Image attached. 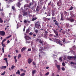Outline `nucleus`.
Here are the masks:
<instances>
[{
    "instance_id": "nucleus-1",
    "label": "nucleus",
    "mask_w": 76,
    "mask_h": 76,
    "mask_svg": "<svg viewBox=\"0 0 76 76\" xmlns=\"http://www.w3.org/2000/svg\"><path fill=\"white\" fill-rule=\"evenodd\" d=\"M53 40L54 42H56L57 43H58V44H59L60 45H61V46L63 45V44L61 43V41L60 42V40L58 39H53Z\"/></svg>"
},
{
    "instance_id": "nucleus-2",
    "label": "nucleus",
    "mask_w": 76,
    "mask_h": 76,
    "mask_svg": "<svg viewBox=\"0 0 76 76\" xmlns=\"http://www.w3.org/2000/svg\"><path fill=\"white\" fill-rule=\"evenodd\" d=\"M54 32L55 33V34L56 35V37H58V31H57V29L56 30L53 29V30Z\"/></svg>"
},
{
    "instance_id": "nucleus-3",
    "label": "nucleus",
    "mask_w": 76,
    "mask_h": 76,
    "mask_svg": "<svg viewBox=\"0 0 76 76\" xmlns=\"http://www.w3.org/2000/svg\"><path fill=\"white\" fill-rule=\"evenodd\" d=\"M0 35L1 36H4L5 35V32L3 31H0Z\"/></svg>"
},
{
    "instance_id": "nucleus-4",
    "label": "nucleus",
    "mask_w": 76,
    "mask_h": 76,
    "mask_svg": "<svg viewBox=\"0 0 76 76\" xmlns=\"http://www.w3.org/2000/svg\"><path fill=\"white\" fill-rule=\"evenodd\" d=\"M35 17V15H33L32 16L33 18L32 19V21H34V20H37V19H38V18L37 17Z\"/></svg>"
},
{
    "instance_id": "nucleus-5",
    "label": "nucleus",
    "mask_w": 76,
    "mask_h": 76,
    "mask_svg": "<svg viewBox=\"0 0 76 76\" xmlns=\"http://www.w3.org/2000/svg\"><path fill=\"white\" fill-rule=\"evenodd\" d=\"M57 4L58 5V6H61V4H62L61 1V0H59V1L57 2Z\"/></svg>"
},
{
    "instance_id": "nucleus-6",
    "label": "nucleus",
    "mask_w": 76,
    "mask_h": 76,
    "mask_svg": "<svg viewBox=\"0 0 76 76\" xmlns=\"http://www.w3.org/2000/svg\"><path fill=\"white\" fill-rule=\"evenodd\" d=\"M3 47H2V52L3 53H4V47H6V45H5L3 43H1Z\"/></svg>"
},
{
    "instance_id": "nucleus-7",
    "label": "nucleus",
    "mask_w": 76,
    "mask_h": 76,
    "mask_svg": "<svg viewBox=\"0 0 76 76\" xmlns=\"http://www.w3.org/2000/svg\"><path fill=\"white\" fill-rule=\"evenodd\" d=\"M32 61H33V59H31V58H29L28 59L27 61L28 64H31V63H32Z\"/></svg>"
},
{
    "instance_id": "nucleus-8",
    "label": "nucleus",
    "mask_w": 76,
    "mask_h": 76,
    "mask_svg": "<svg viewBox=\"0 0 76 76\" xmlns=\"http://www.w3.org/2000/svg\"><path fill=\"white\" fill-rule=\"evenodd\" d=\"M25 38L26 40H29L30 39H31V38L28 36H26L24 37Z\"/></svg>"
},
{
    "instance_id": "nucleus-9",
    "label": "nucleus",
    "mask_w": 76,
    "mask_h": 76,
    "mask_svg": "<svg viewBox=\"0 0 76 76\" xmlns=\"http://www.w3.org/2000/svg\"><path fill=\"white\" fill-rule=\"evenodd\" d=\"M37 40L39 41V42L40 44H41L42 45H43V44L44 43V42L43 41H41V39H37Z\"/></svg>"
},
{
    "instance_id": "nucleus-10",
    "label": "nucleus",
    "mask_w": 76,
    "mask_h": 76,
    "mask_svg": "<svg viewBox=\"0 0 76 76\" xmlns=\"http://www.w3.org/2000/svg\"><path fill=\"white\" fill-rule=\"evenodd\" d=\"M35 27L37 29H40L41 28V25H35Z\"/></svg>"
},
{
    "instance_id": "nucleus-11",
    "label": "nucleus",
    "mask_w": 76,
    "mask_h": 76,
    "mask_svg": "<svg viewBox=\"0 0 76 76\" xmlns=\"http://www.w3.org/2000/svg\"><path fill=\"white\" fill-rule=\"evenodd\" d=\"M35 25H41L39 21H38L37 22H36Z\"/></svg>"
},
{
    "instance_id": "nucleus-12",
    "label": "nucleus",
    "mask_w": 76,
    "mask_h": 76,
    "mask_svg": "<svg viewBox=\"0 0 76 76\" xmlns=\"http://www.w3.org/2000/svg\"><path fill=\"white\" fill-rule=\"evenodd\" d=\"M56 67L58 69V70H60L61 68H60V66L59 65H56Z\"/></svg>"
},
{
    "instance_id": "nucleus-13",
    "label": "nucleus",
    "mask_w": 76,
    "mask_h": 76,
    "mask_svg": "<svg viewBox=\"0 0 76 76\" xmlns=\"http://www.w3.org/2000/svg\"><path fill=\"white\" fill-rule=\"evenodd\" d=\"M26 50V47H23L21 50V52H23L25 51Z\"/></svg>"
},
{
    "instance_id": "nucleus-14",
    "label": "nucleus",
    "mask_w": 76,
    "mask_h": 76,
    "mask_svg": "<svg viewBox=\"0 0 76 76\" xmlns=\"http://www.w3.org/2000/svg\"><path fill=\"white\" fill-rule=\"evenodd\" d=\"M16 5L18 7H20L21 6V4L20 2H18L16 4Z\"/></svg>"
},
{
    "instance_id": "nucleus-15",
    "label": "nucleus",
    "mask_w": 76,
    "mask_h": 76,
    "mask_svg": "<svg viewBox=\"0 0 76 76\" xmlns=\"http://www.w3.org/2000/svg\"><path fill=\"white\" fill-rule=\"evenodd\" d=\"M35 73H37V70H34L32 71V75H34Z\"/></svg>"
},
{
    "instance_id": "nucleus-16",
    "label": "nucleus",
    "mask_w": 76,
    "mask_h": 76,
    "mask_svg": "<svg viewBox=\"0 0 76 76\" xmlns=\"http://www.w3.org/2000/svg\"><path fill=\"white\" fill-rule=\"evenodd\" d=\"M53 22L55 23V25H57V26L58 25V23H57V20H53Z\"/></svg>"
},
{
    "instance_id": "nucleus-17",
    "label": "nucleus",
    "mask_w": 76,
    "mask_h": 76,
    "mask_svg": "<svg viewBox=\"0 0 76 76\" xmlns=\"http://www.w3.org/2000/svg\"><path fill=\"white\" fill-rule=\"evenodd\" d=\"M43 19L45 21V22H47V21H48V18L44 17L43 18Z\"/></svg>"
},
{
    "instance_id": "nucleus-18",
    "label": "nucleus",
    "mask_w": 76,
    "mask_h": 76,
    "mask_svg": "<svg viewBox=\"0 0 76 76\" xmlns=\"http://www.w3.org/2000/svg\"><path fill=\"white\" fill-rule=\"evenodd\" d=\"M39 10H40V9L39 8V6H38L37 7L36 9L37 12H38V11H39Z\"/></svg>"
},
{
    "instance_id": "nucleus-19",
    "label": "nucleus",
    "mask_w": 76,
    "mask_h": 76,
    "mask_svg": "<svg viewBox=\"0 0 76 76\" xmlns=\"http://www.w3.org/2000/svg\"><path fill=\"white\" fill-rule=\"evenodd\" d=\"M25 7H30V6L28 4H26L24 5L25 9Z\"/></svg>"
},
{
    "instance_id": "nucleus-20",
    "label": "nucleus",
    "mask_w": 76,
    "mask_h": 76,
    "mask_svg": "<svg viewBox=\"0 0 76 76\" xmlns=\"http://www.w3.org/2000/svg\"><path fill=\"white\" fill-rule=\"evenodd\" d=\"M7 67V66H1L0 67V68L1 69H6Z\"/></svg>"
},
{
    "instance_id": "nucleus-21",
    "label": "nucleus",
    "mask_w": 76,
    "mask_h": 76,
    "mask_svg": "<svg viewBox=\"0 0 76 76\" xmlns=\"http://www.w3.org/2000/svg\"><path fill=\"white\" fill-rule=\"evenodd\" d=\"M15 0H9L8 1V3H12V2H13V1H14Z\"/></svg>"
},
{
    "instance_id": "nucleus-22",
    "label": "nucleus",
    "mask_w": 76,
    "mask_h": 76,
    "mask_svg": "<svg viewBox=\"0 0 76 76\" xmlns=\"http://www.w3.org/2000/svg\"><path fill=\"white\" fill-rule=\"evenodd\" d=\"M18 74L19 75H20V72L19 70H18V72H16V74Z\"/></svg>"
},
{
    "instance_id": "nucleus-23",
    "label": "nucleus",
    "mask_w": 76,
    "mask_h": 76,
    "mask_svg": "<svg viewBox=\"0 0 76 76\" xmlns=\"http://www.w3.org/2000/svg\"><path fill=\"white\" fill-rule=\"evenodd\" d=\"M15 66L12 65L11 67V69L12 70H13V69H15Z\"/></svg>"
},
{
    "instance_id": "nucleus-24",
    "label": "nucleus",
    "mask_w": 76,
    "mask_h": 76,
    "mask_svg": "<svg viewBox=\"0 0 76 76\" xmlns=\"http://www.w3.org/2000/svg\"><path fill=\"white\" fill-rule=\"evenodd\" d=\"M3 20H2V19L1 18H0V23H3Z\"/></svg>"
},
{
    "instance_id": "nucleus-25",
    "label": "nucleus",
    "mask_w": 76,
    "mask_h": 76,
    "mask_svg": "<svg viewBox=\"0 0 76 76\" xmlns=\"http://www.w3.org/2000/svg\"><path fill=\"white\" fill-rule=\"evenodd\" d=\"M4 60L6 61V62L7 64H8V62H7V58H4Z\"/></svg>"
},
{
    "instance_id": "nucleus-26",
    "label": "nucleus",
    "mask_w": 76,
    "mask_h": 76,
    "mask_svg": "<svg viewBox=\"0 0 76 76\" xmlns=\"http://www.w3.org/2000/svg\"><path fill=\"white\" fill-rule=\"evenodd\" d=\"M44 50V48H43V47H41L40 49H39V51H41L42 50Z\"/></svg>"
},
{
    "instance_id": "nucleus-27",
    "label": "nucleus",
    "mask_w": 76,
    "mask_h": 76,
    "mask_svg": "<svg viewBox=\"0 0 76 76\" xmlns=\"http://www.w3.org/2000/svg\"><path fill=\"white\" fill-rule=\"evenodd\" d=\"M6 41V39H4L2 41V42L1 43H2V44L3 43V42H5V41Z\"/></svg>"
},
{
    "instance_id": "nucleus-28",
    "label": "nucleus",
    "mask_w": 76,
    "mask_h": 76,
    "mask_svg": "<svg viewBox=\"0 0 76 76\" xmlns=\"http://www.w3.org/2000/svg\"><path fill=\"white\" fill-rule=\"evenodd\" d=\"M32 64H33V66H36V63H35L34 61L32 62Z\"/></svg>"
},
{
    "instance_id": "nucleus-29",
    "label": "nucleus",
    "mask_w": 76,
    "mask_h": 76,
    "mask_svg": "<svg viewBox=\"0 0 76 76\" xmlns=\"http://www.w3.org/2000/svg\"><path fill=\"white\" fill-rule=\"evenodd\" d=\"M73 9V7H71L69 9V10H72Z\"/></svg>"
},
{
    "instance_id": "nucleus-30",
    "label": "nucleus",
    "mask_w": 76,
    "mask_h": 76,
    "mask_svg": "<svg viewBox=\"0 0 76 76\" xmlns=\"http://www.w3.org/2000/svg\"><path fill=\"white\" fill-rule=\"evenodd\" d=\"M69 20H70L71 21V22H73V21H75V20H74L73 19H72Z\"/></svg>"
},
{
    "instance_id": "nucleus-31",
    "label": "nucleus",
    "mask_w": 76,
    "mask_h": 76,
    "mask_svg": "<svg viewBox=\"0 0 76 76\" xmlns=\"http://www.w3.org/2000/svg\"><path fill=\"white\" fill-rule=\"evenodd\" d=\"M24 75H25V73H22L20 75V76H24Z\"/></svg>"
},
{
    "instance_id": "nucleus-32",
    "label": "nucleus",
    "mask_w": 76,
    "mask_h": 76,
    "mask_svg": "<svg viewBox=\"0 0 76 76\" xmlns=\"http://www.w3.org/2000/svg\"><path fill=\"white\" fill-rule=\"evenodd\" d=\"M41 53H42V54H43V55L44 56H45V52H43V51H42L41 52Z\"/></svg>"
},
{
    "instance_id": "nucleus-33",
    "label": "nucleus",
    "mask_w": 76,
    "mask_h": 76,
    "mask_svg": "<svg viewBox=\"0 0 76 76\" xmlns=\"http://www.w3.org/2000/svg\"><path fill=\"white\" fill-rule=\"evenodd\" d=\"M49 74H50V73H49V72H48L45 74V76H47V75H48Z\"/></svg>"
},
{
    "instance_id": "nucleus-34",
    "label": "nucleus",
    "mask_w": 76,
    "mask_h": 76,
    "mask_svg": "<svg viewBox=\"0 0 76 76\" xmlns=\"http://www.w3.org/2000/svg\"><path fill=\"white\" fill-rule=\"evenodd\" d=\"M61 20H64V18H63V17H61V18L60 19Z\"/></svg>"
},
{
    "instance_id": "nucleus-35",
    "label": "nucleus",
    "mask_w": 76,
    "mask_h": 76,
    "mask_svg": "<svg viewBox=\"0 0 76 76\" xmlns=\"http://www.w3.org/2000/svg\"><path fill=\"white\" fill-rule=\"evenodd\" d=\"M12 37V35H10L9 36L7 37H6L7 39H8V38H10Z\"/></svg>"
},
{
    "instance_id": "nucleus-36",
    "label": "nucleus",
    "mask_w": 76,
    "mask_h": 76,
    "mask_svg": "<svg viewBox=\"0 0 76 76\" xmlns=\"http://www.w3.org/2000/svg\"><path fill=\"white\" fill-rule=\"evenodd\" d=\"M73 49L75 50V49H76V46H74L72 47Z\"/></svg>"
},
{
    "instance_id": "nucleus-37",
    "label": "nucleus",
    "mask_w": 76,
    "mask_h": 76,
    "mask_svg": "<svg viewBox=\"0 0 76 76\" xmlns=\"http://www.w3.org/2000/svg\"><path fill=\"white\" fill-rule=\"evenodd\" d=\"M27 15V12H25L23 13V15L24 16H26V15Z\"/></svg>"
},
{
    "instance_id": "nucleus-38",
    "label": "nucleus",
    "mask_w": 76,
    "mask_h": 76,
    "mask_svg": "<svg viewBox=\"0 0 76 76\" xmlns=\"http://www.w3.org/2000/svg\"><path fill=\"white\" fill-rule=\"evenodd\" d=\"M6 73V72L4 71L3 73L1 74V75H4Z\"/></svg>"
},
{
    "instance_id": "nucleus-39",
    "label": "nucleus",
    "mask_w": 76,
    "mask_h": 76,
    "mask_svg": "<svg viewBox=\"0 0 76 76\" xmlns=\"http://www.w3.org/2000/svg\"><path fill=\"white\" fill-rule=\"evenodd\" d=\"M12 10H15V7L14 6L12 7Z\"/></svg>"
},
{
    "instance_id": "nucleus-40",
    "label": "nucleus",
    "mask_w": 76,
    "mask_h": 76,
    "mask_svg": "<svg viewBox=\"0 0 76 76\" xmlns=\"http://www.w3.org/2000/svg\"><path fill=\"white\" fill-rule=\"evenodd\" d=\"M35 32H36V33H38V30L36 29L35 30Z\"/></svg>"
},
{
    "instance_id": "nucleus-41",
    "label": "nucleus",
    "mask_w": 76,
    "mask_h": 76,
    "mask_svg": "<svg viewBox=\"0 0 76 76\" xmlns=\"http://www.w3.org/2000/svg\"><path fill=\"white\" fill-rule=\"evenodd\" d=\"M26 32L27 33L29 32V29H28V30H27L26 31Z\"/></svg>"
},
{
    "instance_id": "nucleus-42",
    "label": "nucleus",
    "mask_w": 76,
    "mask_h": 76,
    "mask_svg": "<svg viewBox=\"0 0 76 76\" xmlns=\"http://www.w3.org/2000/svg\"><path fill=\"white\" fill-rule=\"evenodd\" d=\"M32 50H33V51H35V48L32 47Z\"/></svg>"
},
{
    "instance_id": "nucleus-43",
    "label": "nucleus",
    "mask_w": 76,
    "mask_h": 76,
    "mask_svg": "<svg viewBox=\"0 0 76 76\" xmlns=\"http://www.w3.org/2000/svg\"><path fill=\"white\" fill-rule=\"evenodd\" d=\"M65 65H66V64H65V63H64L63 62L62 63L63 66H65Z\"/></svg>"
},
{
    "instance_id": "nucleus-44",
    "label": "nucleus",
    "mask_w": 76,
    "mask_h": 76,
    "mask_svg": "<svg viewBox=\"0 0 76 76\" xmlns=\"http://www.w3.org/2000/svg\"><path fill=\"white\" fill-rule=\"evenodd\" d=\"M61 69H62V70H63V71H64V70H65V68H64V67H63L61 68Z\"/></svg>"
},
{
    "instance_id": "nucleus-45",
    "label": "nucleus",
    "mask_w": 76,
    "mask_h": 76,
    "mask_svg": "<svg viewBox=\"0 0 76 76\" xmlns=\"http://www.w3.org/2000/svg\"><path fill=\"white\" fill-rule=\"evenodd\" d=\"M62 41H63V42L64 43V42H65V41H66V40L65 39V38H64L62 40Z\"/></svg>"
},
{
    "instance_id": "nucleus-46",
    "label": "nucleus",
    "mask_w": 76,
    "mask_h": 76,
    "mask_svg": "<svg viewBox=\"0 0 76 76\" xmlns=\"http://www.w3.org/2000/svg\"><path fill=\"white\" fill-rule=\"evenodd\" d=\"M70 64H75V63H74L73 62H71V63H70Z\"/></svg>"
},
{
    "instance_id": "nucleus-47",
    "label": "nucleus",
    "mask_w": 76,
    "mask_h": 76,
    "mask_svg": "<svg viewBox=\"0 0 76 76\" xmlns=\"http://www.w3.org/2000/svg\"><path fill=\"white\" fill-rule=\"evenodd\" d=\"M30 35H32V34H33V33L30 32L29 33Z\"/></svg>"
},
{
    "instance_id": "nucleus-48",
    "label": "nucleus",
    "mask_w": 76,
    "mask_h": 76,
    "mask_svg": "<svg viewBox=\"0 0 76 76\" xmlns=\"http://www.w3.org/2000/svg\"><path fill=\"white\" fill-rule=\"evenodd\" d=\"M24 23H26L27 22V21L26 20H25L24 21Z\"/></svg>"
},
{
    "instance_id": "nucleus-49",
    "label": "nucleus",
    "mask_w": 76,
    "mask_h": 76,
    "mask_svg": "<svg viewBox=\"0 0 76 76\" xmlns=\"http://www.w3.org/2000/svg\"><path fill=\"white\" fill-rule=\"evenodd\" d=\"M62 33L64 35V34H65V32L64 31H62Z\"/></svg>"
},
{
    "instance_id": "nucleus-50",
    "label": "nucleus",
    "mask_w": 76,
    "mask_h": 76,
    "mask_svg": "<svg viewBox=\"0 0 76 76\" xmlns=\"http://www.w3.org/2000/svg\"><path fill=\"white\" fill-rule=\"evenodd\" d=\"M64 14H65V15H66V14H67V12L66 11H64Z\"/></svg>"
},
{
    "instance_id": "nucleus-51",
    "label": "nucleus",
    "mask_w": 76,
    "mask_h": 76,
    "mask_svg": "<svg viewBox=\"0 0 76 76\" xmlns=\"http://www.w3.org/2000/svg\"><path fill=\"white\" fill-rule=\"evenodd\" d=\"M28 51H31V49L30 48L28 49L27 50Z\"/></svg>"
},
{
    "instance_id": "nucleus-52",
    "label": "nucleus",
    "mask_w": 76,
    "mask_h": 76,
    "mask_svg": "<svg viewBox=\"0 0 76 76\" xmlns=\"http://www.w3.org/2000/svg\"><path fill=\"white\" fill-rule=\"evenodd\" d=\"M54 15H55V14H54V12H52V16H54Z\"/></svg>"
},
{
    "instance_id": "nucleus-53",
    "label": "nucleus",
    "mask_w": 76,
    "mask_h": 76,
    "mask_svg": "<svg viewBox=\"0 0 76 76\" xmlns=\"http://www.w3.org/2000/svg\"><path fill=\"white\" fill-rule=\"evenodd\" d=\"M51 1H50V2L48 4V5L50 6V5H51Z\"/></svg>"
},
{
    "instance_id": "nucleus-54",
    "label": "nucleus",
    "mask_w": 76,
    "mask_h": 76,
    "mask_svg": "<svg viewBox=\"0 0 76 76\" xmlns=\"http://www.w3.org/2000/svg\"><path fill=\"white\" fill-rule=\"evenodd\" d=\"M59 60L61 62L62 61V59H61V58H60Z\"/></svg>"
},
{
    "instance_id": "nucleus-55",
    "label": "nucleus",
    "mask_w": 76,
    "mask_h": 76,
    "mask_svg": "<svg viewBox=\"0 0 76 76\" xmlns=\"http://www.w3.org/2000/svg\"><path fill=\"white\" fill-rule=\"evenodd\" d=\"M63 13H61V17H63Z\"/></svg>"
},
{
    "instance_id": "nucleus-56",
    "label": "nucleus",
    "mask_w": 76,
    "mask_h": 76,
    "mask_svg": "<svg viewBox=\"0 0 76 76\" xmlns=\"http://www.w3.org/2000/svg\"><path fill=\"white\" fill-rule=\"evenodd\" d=\"M19 18H22V15H19Z\"/></svg>"
},
{
    "instance_id": "nucleus-57",
    "label": "nucleus",
    "mask_w": 76,
    "mask_h": 76,
    "mask_svg": "<svg viewBox=\"0 0 76 76\" xmlns=\"http://www.w3.org/2000/svg\"><path fill=\"white\" fill-rule=\"evenodd\" d=\"M21 57V55H20V54H19L18 55V58H19V57Z\"/></svg>"
},
{
    "instance_id": "nucleus-58",
    "label": "nucleus",
    "mask_w": 76,
    "mask_h": 76,
    "mask_svg": "<svg viewBox=\"0 0 76 76\" xmlns=\"http://www.w3.org/2000/svg\"><path fill=\"white\" fill-rule=\"evenodd\" d=\"M26 42V43H29L31 42L30 41H27Z\"/></svg>"
},
{
    "instance_id": "nucleus-59",
    "label": "nucleus",
    "mask_w": 76,
    "mask_h": 76,
    "mask_svg": "<svg viewBox=\"0 0 76 76\" xmlns=\"http://www.w3.org/2000/svg\"><path fill=\"white\" fill-rule=\"evenodd\" d=\"M32 4H32V2L30 3V6H32Z\"/></svg>"
},
{
    "instance_id": "nucleus-60",
    "label": "nucleus",
    "mask_w": 76,
    "mask_h": 76,
    "mask_svg": "<svg viewBox=\"0 0 76 76\" xmlns=\"http://www.w3.org/2000/svg\"><path fill=\"white\" fill-rule=\"evenodd\" d=\"M15 63H16L17 62V59H15Z\"/></svg>"
},
{
    "instance_id": "nucleus-61",
    "label": "nucleus",
    "mask_w": 76,
    "mask_h": 76,
    "mask_svg": "<svg viewBox=\"0 0 76 76\" xmlns=\"http://www.w3.org/2000/svg\"><path fill=\"white\" fill-rule=\"evenodd\" d=\"M50 37H52V36H53V34H50Z\"/></svg>"
},
{
    "instance_id": "nucleus-62",
    "label": "nucleus",
    "mask_w": 76,
    "mask_h": 76,
    "mask_svg": "<svg viewBox=\"0 0 76 76\" xmlns=\"http://www.w3.org/2000/svg\"><path fill=\"white\" fill-rule=\"evenodd\" d=\"M68 59H72V57L70 56L68 57Z\"/></svg>"
},
{
    "instance_id": "nucleus-63",
    "label": "nucleus",
    "mask_w": 76,
    "mask_h": 76,
    "mask_svg": "<svg viewBox=\"0 0 76 76\" xmlns=\"http://www.w3.org/2000/svg\"><path fill=\"white\" fill-rule=\"evenodd\" d=\"M52 19H53L56 20V17H52Z\"/></svg>"
},
{
    "instance_id": "nucleus-64",
    "label": "nucleus",
    "mask_w": 76,
    "mask_h": 76,
    "mask_svg": "<svg viewBox=\"0 0 76 76\" xmlns=\"http://www.w3.org/2000/svg\"><path fill=\"white\" fill-rule=\"evenodd\" d=\"M33 37H36V34H33Z\"/></svg>"
}]
</instances>
